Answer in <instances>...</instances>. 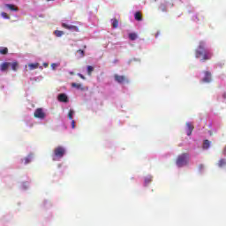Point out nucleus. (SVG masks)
I'll use <instances>...</instances> for the list:
<instances>
[{"label": "nucleus", "instance_id": "nucleus-6", "mask_svg": "<svg viewBox=\"0 0 226 226\" xmlns=\"http://www.w3.org/2000/svg\"><path fill=\"white\" fill-rule=\"evenodd\" d=\"M62 27H64V29H69L72 31H79V27H77L76 26H70L66 23H63Z\"/></svg>", "mask_w": 226, "mask_h": 226}, {"label": "nucleus", "instance_id": "nucleus-16", "mask_svg": "<svg viewBox=\"0 0 226 226\" xmlns=\"http://www.w3.org/2000/svg\"><path fill=\"white\" fill-rule=\"evenodd\" d=\"M54 34L56 36V38H61V36L64 34V32L61 30H56Z\"/></svg>", "mask_w": 226, "mask_h": 226}, {"label": "nucleus", "instance_id": "nucleus-28", "mask_svg": "<svg viewBox=\"0 0 226 226\" xmlns=\"http://www.w3.org/2000/svg\"><path fill=\"white\" fill-rule=\"evenodd\" d=\"M78 77H79V79H82V80H86V77L81 73H78Z\"/></svg>", "mask_w": 226, "mask_h": 226}, {"label": "nucleus", "instance_id": "nucleus-24", "mask_svg": "<svg viewBox=\"0 0 226 226\" xmlns=\"http://www.w3.org/2000/svg\"><path fill=\"white\" fill-rule=\"evenodd\" d=\"M151 181H153L152 177H146L145 178V185H149V183H151Z\"/></svg>", "mask_w": 226, "mask_h": 226}, {"label": "nucleus", "instance_id": "nucleus-29", "mask_svg": "<svg viewBox=\"0 0 226 226\" xmlns=\"http://www.w3.org/2000/svg\"><path fill=\"white\" fill-rule=\"evenodd\" d=\"M51 68L52 70H56L57 68V64H52Z\"/></svg>", "mask_w": 226, "mask_h": 226}, {"label": "nucleus", "instance_id": "nucleus-21", "mask_svg": "<svg viewBox=\"0 0 226 226\" xmlns=\"http://www.w3.org/2000/svg\"><path fill=\"white\" fill-rule=\"evenodd\" d=\"M0 54L2 56H6V54H8V48H0Z\"/></svg>", "mask_w": 226, "mask_h": 226}, {"label": "nucleus", "instance_id": "nucleus-12", "mask_svg": "<svg viewBox=\"0 0 226 226\" xmlns=\"http://www.w3.org/2000/svg\"><path fill=\"white\" fill-rule=\"evenodd\" d=\"M217 166L219 167V169H223V167H226V160L220 159L217 162Z\"/></svg>", "mask_w": 226, "mask_h": 226}, {"label": "nucleus", "instance_id": "nucleus-30", "mask_svg": "<svg viewBox=\"0 0 226 226\" xmlns=\"http://www.w3.org/2000/svg\"><path fill=\"white\" fill-rule=\"evenodd\" d=\"M72 128H75V120H72Z\"/></svg>", "mask_w": 226, "mask_h": 226}, {"label": "nucleus", "instance_id": "nucleus-2", "mask_svg": "<svg viewBox=\"0 0 226 226\" xmlns=\"http://www.w3.org/2000/svg\"><path fill=\"white\" fill-rule=\"evenodd\" d=\"M190 162V154L184 153L177 156L176 164L177 167H185V165H187Z\"/></svg>", "mask_w": 226, "mask_h": 226}, {"label": "nucleus", "instance_id": "nucleus-33", "mask_svg": "<svg viewBox=\"0 0 226 226\" xmlns=\"http://www.w3.org/2000/svg\"><path fill=\"white\" fill-rule=\"evenodd\" d=\"M71 75H73V72H71Z\"/></svg>", "mask_w": 226, "mask_h": 226}, {"label": "nucleus", "instance_id": "nucleus-19", "mask_svg": "<svg viewBox=\"0 0 226 226\" xmlns=\"http://www.w3.org/2000/svg\"><path fill=\"white\" fill-rule=\"evenodd\" d=\"M87 75H89V77H91L93 72H94V67H93L91 65H87Z\"/></svg>", "mask_w": 226, "mask_h": 226}, {"label": "nucleus", "instance_id": "nucleus-3", "mask_svg": "<svg viewBox=\"0 0 226 226\" xmlns=\"http://www.w3.org/2000/svg\"><path fill=\"white\" fill-rule=\"evenodd\" d=\"M66 154V149L61 146L56 147L53 153V162H59Z\"/></svg>", "mask_w": 226, "mask_h": 226}, {"label": "nucleus", "instance_id": "nucleus-7", "mask_svg": "<svg viewBox=\"0 0 226 226\" xmlns=\"http://www.w3.org/2000/svg\"><path fill=\"white\" fill-rule=\"evenodd\" d=\"M10 64H11V63H10V62H4V63L1 64V65H0L1 72H6V70H8V68H10Z\"/></svg>", "mask_w": 226, "mask_h": 226}, {"label": "nucleus", "instance_id": "nucleus-27", "mask_svg": "<svg viewBox=\"0 0 226 226\" xmlns=\"http://www.w3.org/2000/svg\"><path fill=\"white\" fill-rule=\"evenodd\" d=\"M77 52H78V54H80L81 57H84V56H85L84 50L78 49Z\"/></svg>", "mask_w": 226, "mask_h": 226}, {"label": "nucleus", "instance_id": "nucleus-9", "mask_svg": "<svg viewBox=\"0 0 226 226\" xmlns=\"http://www.w3.org/2000/svg\"><path fill=\"white\" fill-rule=\"evenodd\" d=\"M186 127H187V132H186V133H187V135H188V137H190V135H192V132H193V125L192 124H190V123H186Z\"/></svg>", "mask_w": 226, "mask_h": 226}, {"label": "nucleus", "instance_id": "nucleus-22", "mask_svg": "<svg viewBox=\"0 0 226 226\" xmlns=\"http://www.w3.org/2000/svg\"><path fill=\"white\" fill-rule=\"evenodd\" d=\"M129 39L132 40V41H135L137 39V34L135 33L129 34Z\"/></svg>", "mask_w": 226, "mask_h": 226}, {"label": "nucleus", "instance_id": "nucleus-1", "mask_svg": "<svg viewBox=\"0 0 226 226\" xmlns=\"http://www.w3.org/2000/svg\"><path fill=\"white\" fill-rule=\"evenodd\" d=\"M195 56L199 59V57H202L200 61H209L211 57H213V53L211 51L206 49V44L201 41L200 42L196 51H195Z\"/></svg>", "mask_w": 226, "mask_h": 226}, {"label": "nucleus", "instance_id": "nucleus-11", "mask_svg": "<svg viewBox=\"0 0 226 226\" xmlns=\"http://www.w3.org/2000/svg\"><path fill=\"white\" fill-rule=\"evenodd\" d=\"M5 8L11 10V11H19V8H17L14 4H5Z\"/></svg>", "mask_w": 226, "mask_h": 226}, {"label": "nucleus", "instance_id": "nucleus-31", "mask_svg": "<svg viewBox=\"0 0 226 226\" xmlns=\"http://www.w3.org/2000/svg\"><path fill=\"white\" fill-rule=\"evenodd\" d=\"M43 66H44V68H49V64L44 63V64H43Z\"/></svg>", "mask_w": 226, "mask_h": 226}, {"label": "nucleus", "instance_id": "nucleus-17", "mask_svg": "<svg viewBox=\"0 0 226 226\" xmlns=\"http://www.w3.org/2000/svg\"><path fill=\"white\" fill-rule=\"evenodd\" d=\"M40 66V64L35 63V64H29L28 68L29 70H36Z\"/></svg>", "mask_w": 226, "mask_h": 226}, {"label": "nucleus", "instance_id": "nucleus-25", "mask_svg": "<svg viewBox=\"0 0 226 226\" xmlns=\"http://www.w3.org/2000/svg\"><path fill=\"white\" fill-rule=\"evenodd\" d=\"M25 165H27V163H31V157H26L24 159Z\"/></svg>", "mask_w": 226, "mask_h": 226}, {"label": "nucleus", "instance_id": "nucleus-23", "mask_svg": "<svg viewBox=\"0 0 226 226\" xmlns=\"http://www.w3.org/2000/svg\"><path fill=\"white\" fill-rule=\"evenodd\" d=\"M73 114H75V111H73V109H70L68 113V118L72 121L73 120Z\"/></svg>", "mask_w": 226, "mask_h": 226}, {"label": "nucleus", "instance_id": "nucleus-13", "mask_svg": "<svg viewBox=\"0 0 226 226\" xmlns=\"http://www.w3.org/2000/svg\"><path fill=\"white\" fill-rule=\"evenodd\" d=\"M72 87H75V89H79L80 91H84V86L79 83H72Z\"/></svg>", "mask_w": 226, "mask_h": 226}, {"label": "nucleus", "instance_id": "nucleus-4", "mask_svg": "<svg viewBox=\"0 0 226 226\" xmlns=\"http://www.w3.org/2000/svg\"><path fill=\"white\" fill-rule=\"evenodd\" d=\"M34 116L37 119H45V112H43V109L41 108L36 109L34 113Z\"/></svg>", "mask_w": 226, "mask_h": 226}, {"label": "nucleus", "instance_id": "nucleus-8", "mask_svg": "<svg viewBox=\"0 0 226 226\" xmlns=\"http://www.w3.org/2000/svg\"><path fill=\"white\" fill-rule=\"evenodd\" d=\"M58 101L62 102L63 103H68V96L65 94H60L58 95Z\"/></svg>", "mask_w": 226, "mask_h": 226}, {"label": "nucleus", "instance_id": "nucleus-15", "mask_svg": "<svg viewBox=\"0 0 226 226\" xmlns=\"http://www.w3.org/2000/svg\"><path fill=\"white\" fill-rule=\"evenodd\" d=\"M211 146V142L207 139H205L203 142V149H209V147Z\"/></svg>", "mask_w": 226, "mask_h": 226}, {"label": "nucleus", "instance_id": "nucleus-32", "mask_svg": "<svg viewBox=\"0 0 226 226\" xmlns=\"http://www.w3.org/2000/svg\"><path fill=\"white\" fill-rule=\"evenodd\" d=\"M48 3L50 2V1H55V0H46Z\"/></svg>", "mask_w": 226, "mask_h": 226}, {"label": "nucleus", "instance_id": "nucleus-5", "mask_svg": "<svg viewBox=\"0 0 226 226\" xmlns=\"http://www.w3.org/2000/svg\"><path fill=\"white\" fill-rule=\"evenodd\" d=\"M114 79L116 82H118V84H124V82H128V79H126V76H119L117 74H115Z\"/></svg>", "mask_w": 226, "mask_h": 226}, {"label": "nucleus", "instance_id": "nucleus-20", "mask_svg": "<svg viewBox=\"0 0 226 226\" xmlns=\"http://www.w3.org/2000/svg\"><path fill=\"white\" fill-rule=\"evenodd\" d=\"M112 21V27H114L115 29H117V27L119 26V20L114 19H111Z\"/></svg>", "mask_w": 226, "mask_h": 226}, {"label": "nucleus", "instance_id": "nucleus-26", "mask_svg": "<svg viewBox=\"0 0 226 226\" xmlns=\"http://www.w3.org/2000/svg\"><path fill=\"white\" fill-rule=\"evenodd\" d=\"M1 15H2L3 19H10V16L6 12H2Z\"/></svg>", "mask_w": 226, "mask_h": 226}, {"label": "nucleus", "instance_id": "nucleus-14", "mask_svg": "<svg viewBox=\"0 0 226 226\" xmlns=\"http://www.w3.org/2000/svg\"><path fill=\"white\" fill-rule=\"evenodd\" d=\"M134 19H135V20H137L138 22L142 21V13H140V11H137V12L134 14Z\"/></svg>", "mask_w": 226, "mask_h": 226}, {"label": "nucleus", "instance_id": "nucleus-10", "mask_svg": "<svg viewBox=\"0 0 226 226\" xmlns=\"http://www.w3.org/2000/svg\"><path fill=\"white\" fill-rule=\"evenodd\" d=\"M203 82H207V83L211 82V72L207 71L205 72V77L203 79Z\"/></svg>", "mask_w": 226, "mask_h": 226}, {"label": "nucleus", "instance_id": "nucleus-18", "mask_svg": "<svg viewBox=\"0 0 226 226\" xmlns=\"http://www.w3.org/2000/svg\"><path fill=\"white\" fill-rule=\"evenodd\" d=\"M10 66H11L13 72H17V69L19 68V62H13L10 64Z\"/></svg>", "mask_w": 226, "mask_h": 226}]
</instances>
